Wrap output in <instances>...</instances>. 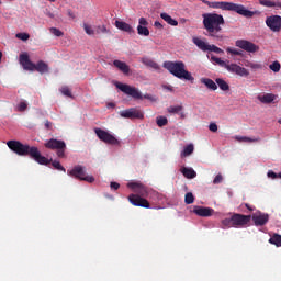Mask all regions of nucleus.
Segmentation results:
<instances>
[{
  "label": "nucleus",
  "mask_w": 281,
  "mask_h": 281,
  "mask_svg": "<svg viewBox=\"0 0 281 281\" xmlns=\"http://www.w3.org/2000/svg\"><path fill=\"white\" fill-rule=\"evenodd\" d=\"M202 2L210 9L235 12L236 14L243 15L247 19H251L255 14H258V11H250L245 5L235 4V2H210L207 0H202Z\"/></svg>",
  "instance_id": "7ed1b4c3"
},
{
  "label": "nucleus",
  "mask_w": 281,
  "mask_h": 281,
  "mask_svg": "<svg viewBox=\"0 0 281 281\" xmlns=\"http://www.w3.org/2000/svg\"><path fill=\"white\" fill-rule=\"evenodd\" d=\"M201 82L211 91L217 90V85L211 78H201Z\"/></svg>",
  "instance_id": "b1692460"
},
{
  "label": "nucleus",
  "mask_w": 281,
  "mask_h": 281,
  "mask_svg": "<svg viewBox=\"0 0 281 281\" xmlns=\"http://www.w3.org/2000/svg\"><path fill=\"white\" fill-rule=\"evenodd\" d=\"M48 1H50V2H55L56 0H48Z\"/></svg>",
  "instance_id": "0e129e2a"
},
{
  "label": "nucleus",
  "mask_w": 281,
  "mask_h": 281,
  "mask_svg": "<svg viewBox=\"0 0 281 281\" xmlns=\"http://www.w3.org/2000/svg\"><path fill=\"white\" fill-rule=\"evenodd\" d=\"M278 123L281 124V119H279Z\"/></svg>",
  "instance_id": "e2e57ef3"
},
{
  "label": "nucleus",
  "mask_w": 281,
  "mask_h": 281,
  "mask_svg": "<svg viewBox=\"0 0 281 281\" xmlns=\"http://www.w3.org/2000/svg\"><path fill=\"white\" fill-rule=\"evenodd\" d=\"M182 106L181 105H178V106H169L167 109L168 113L169 114H179L181 111H182Z\"/></svg>",
  "instance_id": "c9c22d12"
},
{
  "label": "nucleus",
  "mask_w": 281,
  "mask_h": 281,
  "mask_svg": "<svg viewBox=\"0 0 281 281\" xmlns=\"http://www.w3.org/2000/svg\"><path fill=\"white\" fill-rule=\"evenodd\" d=\"M160 16L170 26H178V24H179V22H177V20H173L172 16L167 13H161Z\"/></svg>",
  "instance_id": "bb28decb"
},
{
  "label": "nucleus",
  "mask_w": 281,
  "mask_h": 281,
  "mask_svg": "<svg viewBox=\"0 0 281 281\" xmlns=\"http://www.w3.org/2000/svg\"><path fill=\"white\" fill-rule=\"evenodd\" d=\"M243 205L249 211V212H254L256 210L255 206L250 205L249 203H244L240 205V207H243Z\"/></svg>",
  "instance_id": "603ef678"
},
{
  "label": "nucleus",
  "mask_w": 281,
  "mask_h": 281,
  "mask_svg": "<svg viewBox=\"0 0 281 281\" xmlns=\"http://www.w3.org/2000/svg\"><path fill=\"white\" fill-rule=\"evenodd\" d=\"M59 91L64 97L72 98L71 91L68 87H63Z\"/></svg>",
  "instance_id": "ea45409f"
},
{
  "label": "nucleus",
  "mask_w": 281,
  "mask_h": 281,
  "mask_svg": "<svg viewBox=\"0 0 281 281\" xmlns=\"http://www.w3.org/2000/svg\"><path fill=\"white\" fill-rule=\"evenodd\" d=\"M16 38H19V40H21V41H23V42H26V41H29L30 35L26 34V33H18V34H16Z\"/></svg>",
  "instance_id": "37998d69"
},
{
  "label": "nucleus",
  "mask_w": 281,
  "mask_h": 281,
  "mask_svg": "<svg viewBox=\"0 0 281 281\" xmlns=\"http://www.w3.org/2000/svg\"><path fill=\"white\" fill-rule=\"evenodd\" d=\"M137 34L142 36H149L150 31L147 29V26L137 25Z\"/></svg>",
  "instance_id": "7c9ffc66"
},
{
  "label": "nucleus",
  "mask_w": 281,
  "mask_h": 281,
  "mask_svg": "<svg viewBox=\"0 0 281 281\" xmlns=\"http://www.w3.org/2000/svg\"><path fill=\"white\" fill-rule=\"evenodd\" d=\"M226 53L234 55V56H243V50H238L236 48L227 47Z\"/></svg>",
  "instance_id": "e433bc0d"
},
{
  "label": "nucleus",
  "mask_w": 281,
  "mask_h": 281,
  "mask_svg": "<svg viewBox=\"0 0 281 281\" xmlns=\"http://www.w3.org/2000/svg\"><path fill=\"white\" fill-rule=\"evenodd\" d=\"M67 12L72 20L76 19V13H74L70 9Z\"/></svg>",
  "instance_id": "6e6d98bb"
},
{
  "label": "nucleus",
  "mask_w": 281,
  "mask_h": 281,
  "mask_svg": "<svg viewBox=\"0 0 281 281\" xmlns=\"http://www.w3.org/2000/svg\"><path fill=\"white\" fill-rule=\"evenodd\" d=\"M211 61L225 68L228 72L235 74L239 77H248L249 71L246 68L238 66L237 64H231L229 60H222L220 57L212 55Z\"/></svg>",
  "instance_id": "423d86ee"
},
{
  "label": "nucleus",
  "mask_w": 281,
  "mask_h": 281,
  "mask_svg": "<svg viewBox=\"0 0 281 281\" xmlns=\"http://www.w3.org/2000/svg\"><path fill=\"white\" fill-rule=\"evenodd\" d=\"M216 83L218 85L222 91H229L231 89L229 85L222 78H217Z\"/></svg>",
  "instance_id": "cd10ccee"
},
{
  "label": "nucleus",
  "mask_w": 281,
  "mask_h": 281,
  "mask_svg": "<svg viewBox=\"0 0 281 281\" xmlns=\"http://www.w3.org/2000/svg\"><path fill=\"white\" fill-rule=\"evenodd\" d=\"M95 33L97 34H102V33L105 34V33H110V30H108L105 25H98L95 27Z\"/></svg>",
  "instance_id": "4c0bfd02"
},
{
  "label": "nucleus",
  "mask_w": 281,
  "mask_h": 281,
  "mask_svg": "<svg viewBox=\"0 0 281 281\" xmlns=\"http://www.w3.org/2000/svg\"><path fill=\"white\" fill-rule=\"evenodd\" d=\"M192 43L194 45H196L202 52H209L211 44H209L207 42H204L202 38L200 37H193L192 38Z\"/></svg>",
  "instance_id": "a211bd4d"
},
{
  "label": "nucleus",
  "mask_w": 281,
  "mask_h": 281,
  "mask_svg": "<svg viewBox=\"0 0 281 281\" xmlns=\"http://www.w3.org/2000/svg\"><path fill=\"white\" fill-rule=\"evenodd\" d=\"M20 65L23 67L24 70L34 71L35 64L31 61L27 53L20 55Z\"/></svg>",
  "instance_id": "dca6fc26"
},
{
  "label": "nucleus",
  "mask_w": 281,
  "mask_h": 281,
  "mask_svg": "<svg viewBox=\"0 0 281 281\" xmlns=\"http://www.w3.org/2000/svg\"><path fill=\"white\" fill-rule=\"evenodd\" d=\"M259 4L265 7V8H276L281 10V2H273L271 0H259Z\"/></svg>",
  "instance_id": "4be33fe9"
},
{
  "label": "nucleus",
  "mask_w": 281,
  "mask_h": 281,
  "mask_svg": "<svg viewBox=\"0 0 281 281\" xmlns=\"http://www.w3.org/2000/svg\"><path fill=\"white\" fill-rule=\"evenodd\" d=\"M94 133L101 142H103L108 145H112V146L120 145V140L115 136H113L112 134H110L109 132H106L100 127H95Z\"/></svg>",
  "instance_id": "9d476101"
},
{
  "label": "nucleus",
  "mask_w": 281,
  "mask_h": 281,
  "mask_svg": "<svg viewBox=\"0 0 281 281\" xmlns=\"http://www.w3.org/2000/svg\"><path fill=\"white\" fill-rule=\"evenodd\" d=\"M278 178L281 179V172H280L279 175H277V179H278Z\"/></svg>",
  "instance_id": "052dcab7"
},
{
  "label": "nucleus",
  "mask_w": 281,
  "mask_h": 281,
  "mask_svg": "<svg viewBox=\"0 0 281 281\" xmlns=\"http://www.w3.org/2000/svg\"><path fill=\"white\" fill-rule=\"evenodd\" d=\"M268 241L277 247H281V235L274 234Z\"/></svg>",
  "instance_id": "c756f323"
},
{
  "label": "nucleus",
  "mask_w": 281,
  "mask_h": 281,
  "mask_svg": "<svg viewBox=\"0 0 281 281\" xmlns=\"http://www.w3.org/2000/svg\"><path fill=\"white\" fill-rule=\"evenodd\" d=\"M164 68L167 69L169 74H171L175 78L189 82H194V77L192 76V72L186 70V65L181 60H167L164 63Z\"/></svg>",
  "instance_id": "39448f33"
},
{
  "label": "nucleus",
  "mask_w": 281,
  "mask_h": 281,
  "mask_svg": "<svg viewBox=\"0 0 281 281\" xmlns=\"http://www.w3.org/2000/svg\"><path fill=\"white\" fill-rule=\"evenodd\" d=\"M142 63L144 65L155 69V70H159L160 69L159 65L155 60H153V59H150L148 57H143L142 58Z\"/></svg>",
  "instance_id": "393cba45"
},
{
  "label": "nucleus",
  "mask_w": 281,
  "mask_h": 281,
  "mask_svg": "<svg viewBox=\"0 0 281 281\" xmlns=\"http://www.w3.org/2000/svg\"><path fill=\"white\" fill-rule=\"evenodd\" d=\"M120 116L125 117V119H131V120H135V119L143 120L144 113L138 108H130V109L120 111Z\"/></svg>",
  "instance_id": "f8f14e48"
},
{
  "label": "nucleus",
  "mask_w": 281,
  "mask_h": 281,
  "mask_svg": "<svg viewBox=\"0 0 281 281\" xmlns=\"http://www.w3.org/2000/svg\"><path fill=\"white\" fill-rule=\"evenodd\" d=\"M49 161L53 165L55 170L66 172V168L61 165V162L59 160H52L50 159Z\"/></svg>",
  "instance_id": "2f4dec72"
},
{
  "label": "nucleus",
  "mask_w": 281,
  "mask_h": 281,
  "mask_svg": "<svg viewBox=\"0 0 281 281\" xmlns=\"http://www.w3.org/2000/svg\"><path fill=\"white\" fill-rule=\"evenodd\" d=\"M266 25L268 29L272 30L273 32H280L281 16L280 15L268 16L266 19Z\"/></svg>",
  "instance_id": "2eb2a0df"
},
{
  "label": "nucleus",
  "mask_w": 281,
  "mask_h": 281,
  "mask_svg": "<svg viewBox=\"0 0 281 281\" xmlns=\"http://www.w3.org/2000/svg\"><path fill=\"white\" fill-rule=\"evenodd\" d=\"M168 124V120L166 116H158L156 117V125H158V127H164Z\"/></svg>",
  "instance_id": "473e14b6"
},
{
  "label": "nucleus",
  "mask_w": 281,
  "mask_h": 281,
  "mask_svg": "<svg viewBox=\"0 0 281 281\" xmlns=\"http://www.w3.org/2000/svg\"><path fill=\"white\" fill-rule=\"evenodd\" d=\"M236 47H239L247 53H256L259 50V46L247 40H237Z\"/></svg>",
  "instance_id": "4468645a"
},
{
  "label": "nucleus",
  "mask_w": 281,
  "mask_h": 281,
  "mask_svg": "<svg viewBox=\"0 0 281 281\" xmlns=\"http://www.w3.org/2000/svg\"><path fill=\"white\" fill-rule=\"evenodd\" d=\"M280 68H281V65H280V61L278 60L273 61V64L270 65V69L276 74L280 72Z\"/></svg>",
  "instance_id": "58836bf2"
},
{
  "label": "nucleus",
  "mask_w": 281,
  "mask_h": 281,
  "mask_svg": "<svg viewBox=\"0 0 281 281\" xmlns=\"http://www.w3.org/2000/svg\"><path fill=\"white\" fill-rule=\"evenodd\" d=\"M50 33L53 35H55L56 37H63L64 36V32H61L59 29L57 27H50L49 29Z\"/></svg>",
  "instance_id": "79ce46f5"
},
{
  "label": "nucleus",
  "mask_w": 281,
  "mask_h": 281,
  "mask_svg": "<svg viewBox=\"0 0 281 281\" xmlns=\"http://www.w3.org/2000/svg\"><path fill=\"white\" fill-rule=\"evenodd\" d=\"M209 131L212 133H216L218 131V126L215 123L209 125Z\"/></svg>",
  "instance_id": "8fccbe9b"
},
{
  "label": "nucleus",
  "mask_w": 281,
  "mask_h": 281,
  "mask_svg": "<svg viewBox=\"0 0 281 281\" xmlns=\"http://www.w3.org/2000/svg\"><path fill=\"white\" fill-rule=\"evenodd\" d=\"M83 30L86 31V33H87L88 35H93V34H95V31L92 30V27H91L90 25H88V24H83Z\"/></svg>",
  "instance_id": "a18cd8bd"
},
{
  "label": "nucleus",
  "mask_w": 281,
  "mask_h": 281,
  "mask_svg": "<svg viewBox=\"0 0 281 281\" xmlns=\"http://www.w3.org/2000/svg\"><path fill=\"white\" fill-rule=\"evenodd\" d=\"M113 65L124 75H128L130 74V67L125 61L115 59L113 60Z\"/></svg>",
  "instance_id": "aec40b11"
},
{
  "label": "nucleus",
  "mask_w": 281,
  "mask_h": 281,
  "mask_svg": "<svg viewBox=\"0 0 281 281\" xmlns=\"http://www.w3.org/2000/svg\"><path fill=\"white\" fill-rule=\"evenodd\" d=\"M184 203L187 205H192L194 203V195L193 193L189 192L184 195Z\"/></svg>",
  "instance_id": "72a5a7b5"
},
{
  "label": "nucleus",
  "mask_w": 281,
  "mask_h": 281,
  "mask_svg": "<svg viewBox=\"0 0 281 281\" xmlns=\"http://www.w3.org/2000/svg\"><path fill=\"white\" fill-rule=\"evenodd\" d=\"M257 99L263 104H270L277 99V95L273 93H265L263 95H258Z\"/></svg>",
  "instance_id": "412c9836"
},
{
  "label": "nucleus",
  "mask_w": 281,
  "mask_h": 281,
  "mask_svg": "<svg viewBox=\"0 0 281 281\" xmlns=\"http://www.w3.org/2000/svg\"><path fill=\"white\" fill-rule=\"evenodd\" d=\"M267 177L270 179H278V175L276 172H273L272 170L267 172Z\"/></svg>",
  "instance_id": "3c124183"
},
{
  "label": "nucleus",
  "mask_w": 281,
  "mask_h": 281,
  "mask_svg": "<svg viewBox=\"0 0 281 281\" xmlns=\"http://www.w3.org/2000/svg\"><path fill=\"white\" fill-rule=\"evenodd\" d=\"M110 188L113 190H119L120 189V183L119 182H111Z\"/></svg>",
  "instance_id": "864d4df0"
},
{
  "label": "nucleus",
  "mask_w": 281,
  "mask_h": 281,
  "mask_svg": "<svg viewBox=\"0 0 281 281\" xmlns=\"http://www.w3.org/2000/svg\"><path fill=\"white\" fill-rule=\"evenodd\" d=\"M46 15H48V16L52 18V19L54 18V14L50 13V12H49L48 14H46Z\"/></svg>",
  "instance_id": "bf43d9fd"
},
{
  "label": "nucleus",
  "mask_w": 281,
  "mask_h": 281,
  "mask_svg": "<svg viewBox=\"0 0 281 281\" xmlns=\"http://www.w3.org/2000/svg\"><path fill=\"white\" fill-rule=\"evenodd\" d=\"M7 146L10 150L19 156H29L34 159L41 166H48L50 160L42 156L41 150L36 146L24 144L18 140H8Z\"/></svg>",
  "instance_id": "f03ea898"
},
{
  "label": "nucleus",
  "mask_w": 281,
  "mask_h": 281,
  "mask_svg": "<svg viewBox=\"0 0 281 281\" xmlns=\"http://www.w3.org/2000/svg\"><path fill=\"white\" fill-rule=\"evenodd\" d=\"M231 221H233V225L235 228H243L250 223L251 215L234 213L233 215H231Z\"/></svg>",
  "instance_id": "9b49d317"
},
{
  "label": "nucleus",
  "mask_w": 281,
  "mask_h": 281,
  "mask_svg": "<svg viewBox=\"0 0 281 281\" xmlns=\"http://www.w3.org/2000/svg\"><path fill=\"white\" fill-rule=\"evenodd\" d=\"M239 142L244 143H258L260 138H249V137H237Z\"/></svg>",
  "instance_id": "a19ab883"
},
{
  "label": "nucleus",
  "mask_w": 281,
  "mask_h": 281,
  "mask_svg": "<svg viewBox=\"0 0 281 281\" xmlns=\"http://www.w3.org/2000/svg\"><path fill=\"white\" fill-rule=\"evenodd\" d=\"M44 126H45L46 130H50L52 123L49 121H45Z\"/></svg>",
  "instance_id": "4d7b16f0"
},
{
  "label": "nucleus",
  "mask_w": 281,
  "mask_h": 281,
  "mask_svg": "<svg viewBox=\"0 0 281 281\" xmlns=\"http://www.w3.org/2000/svg\"><path fill=\"white\" fill-rule=\"evenodd\" d=\"M193 213L200 217H211L214 214V210L210 207L195 206L193 207Z\"/></svg>",
  "instance_id": "f3484780"
},
{
  "label": "nucleus",
  "mask_w": 281,
  "mask_h": 281,
  "mask_svg": "<svg viewBox=\"0 0 281 281\" xmlns=\"http://www.w3.org/2000/svg\"><path fill=\"white\" fill-rule=\"evenodd\" d=\"M222 227L223 228H232V227H234V223H233V221H232V217L231 218H224V220H222Z\"/></svg>",
  "instance_id": "f704fd0d"
},
{
  "label": "nucleus",
  "mask_w": 281,
  "mask_h": 281,
  "mask_svg": "<svg viewBox=\"0 0 281 281\" xmlns=\"http://www.w3.org/2000/svg\"><path fill=\"white\" fill-rule=\"evenodd\" d=\"M202 18L206 36L215 42H222L225 40V36L223 35V27L226 25V20L223 15L217 13H204Z\"/></svg>",
  "instance_id": "f257e3e1"
},
{
  "label": "nucleus",
  "mask_w": 281,
  "mask_h": 281,
  "mask_svg": "<svg viewBox=\"0 0 281 281\" xmlns=\"http://www.w3.org/2000/svg\"><path fill=\"white\" fill-rule=\"evenodd\" d=\"M115 87L123 93H125L126 95L132 97L134 100H150V101H156V99L150 95V94H145L143 95L142 92L136 89L135 87H131L125 83H121V82H116Z\"/></svg>",
  "instance_id": "0eeeda50"
},
{
  "label": "nucleus",
  "mask_w": 281,
  "mask_h": 281,
  "mask_svg": "<svg viewBox=\"0 0 281 281\" xmlns=\"http://www.w3.org/2000/svg\"><path fill=\"white\" fill-rule=\"evenodd\" d=\"M209 52H213V53H216V54H223L224 52L217 47L216 45H210V48H209Z\"/></svg>",
  "instance_id": "c03bdc74"
},
{
  "label": "nucleus",
  "mask_w": 281,
  "mask_h": 281,
  "mask_svg": "<svg viewBox=\"0 0 281 281\" xmlns=\"http://www.w3.org/2000/svg\"><path fill=\"white\" fill-rule=\"evenodd\" d=\"M194 153V145L189 144L184 147L183 151L181 153V157H188Z\"/></svg>",
  "instance_id": "c85d7f7f"
},
{
  "label": "nucleus",
  "mask_w": 281,
  "mask_h": 281,
  "mask_svg": "<svg viewBox=\"0 0 281 281\" xmlns=\"http://www.w3.org/2000/svg\"><path fill=\"white\" fill-rule=\"evenodd\" d=\"M222 181H223V177H222V175L221 173H218L217 176H216V178L215 179H213V184H220V183H222Z\"/></svg>",
  "instance_id": "09e8293b"
},
{
  "label": "nucleus",
  "mask_w": 281,
  "mask_h": 281,
  "mask_svg": "<svg viewBox=\"0 0 281 281\" xmlns=\"http://www.w3.org/2000/svg\"><path fill=\"white\" fill-rule=\"evenodd\" d=\"M110 106H115V104H113V103H110Z\"/></svg>",
  "instance_id": "680f3d73"
},
{
  "label": "nucleus",
  "mask_w": 281,
  "mask_h": 281,
  "mask_svg": "<svg viewBox=\"0 0 281 281\" xmlns=\"http://www.w3.org/2000/svg\"><path fill=\"white\" fill-rule=\"evenodd\" d=\"M138 26H142V27H147L148 26V22L145 18H140L138 20Z\"/></svg>",
  "instance_id": "de8ad7c7"
},
{
  "label": "nucleus",
  "mask_w": 281,
  "mask_h": 281,
  "mask_svg": "<svg viewBox=\"0 0 281 281\" xmlns=\"http://www.w3.org/2000/svg\"><path fill=\"white\" fill-rule=\"evenodd\" d=\"M34 70L43 75L47 74L49 71V68L44 60H40L37 64H35Z\"/></svg>",
  "instance_id": "5701e85b"
},
{
  "label": "nucleus",
  "mask_w": 281,
  "mask_h": 281,
  "mask_svg": "<svg viewBox=\"0 0 281 281\" xmlns=\"http://www.w3.org/2000/svg\"><path fill=\"white\" fill-rule=\"evenodd\" d=\"M167 90H169L170 92L173 91L172 87L168 86V87H165Z\"/></svg>",
  "instance_id": "13d9d810"
},
{
  "label": "nucleus",
  "mask_w": 281,
  "mask_h": 281,
  "mask_svg": "<svg viewBox=\"0 0 281 281\" xmlns=\"http://www.w3.org/2000/svg\"><path fill=\"white\" fill-rule=\"evenodd\" d=\"M0 4H1V1H0Z\"/></svg>",
  "instance_id": "69168bd1"
},
{
  "label": "nucleus",
  "mask_w": 281,
  "mask_h": 281,
  "mask_svg": "<svg viewBox=\"0 0 281 281\" xmlns=\"http://www.w3.org/2000/svg\"><path fill=\"white\" fill-rule=\"evenodd\" d=\"M68 175L72 178H76L80 181H86L88 183L95 182V178L92 176H86V169L81 165L75 166L71 170H68Z\"/></svg>",
  "instance_id": "1a4fd4ad"
},
{
  "label": "nucleus",
  "mask_w": 281,
  "mask_h": 281,
  "mask_svg": "<svg viewBox=\"0 0 281 281\" xmlns=\"http://www.w3.org/2000/svg\"><path fill=\"white\" fill-rule=\"evenodd\" d=\"M127 188H131L136 194L128 195V201L132 205L150 209V203L145 199L148 196L150 189L142 182H128Z\"/></svg>",
  "instance_id": "20e7f679"
},
{
  "label": "nucleus",
  "mask_w": 281,
  "mask_h": 281,
  "mask_svg": "<svg viewBox=\"0 0 281 281\" xmlns=\"http://www.w3.org/2000/svg\"><path fill=\"white\" fill-rule=\"evenodd\" d=\"M115 27L130 34L135 32L132 25L126 22H120V20H115Z\"/></svg>",
  "instance_id": "6ab92c4d"
},
{
  "label": "nucleus",
  "mask_w": 281,
  "mask_h": 281,
  "mask_svg": "<svg viewBox=\"0 0 281 281\" xmlns=\"http://www.w3.org/2000/svg\"><path fill=\"white\" fill-rule=\"evenodd\" d=\"M44 147L49 150H57L56 155L59 158L66 157L65 153L67 149V144L64 140L52 138L44 143Z\"/></svg>",
  "instance_id": "6e6552de"
},
{
  "label": "nucleus",
  "mask_w": 281,
  "mask_h": 281,
  "mask_svg": "<svg viewBox=\"0 0 281 281\" xmlns=\"http://www.w3.org/2000/svg\"><path fill=\"white\" fill-rule=\"evenodd\" d=\"M250 220L254 221L257 227L265 226L267 223H269L270 215L268 213H262L258 211L250 215Z\"/></svg>",
  "instance_id": "ddd939ff"
},
{
  "label": "nucleus",
  "mask_w": 281,
  "mask_h": 281,
  "mask_svg": "<svg viewBox=\"0 0 281 281\" xmlns=\"http://www.w3.org/2000/svg\"><path fill=\"white\" fill-rule=\"evenodd\" d=\"M154 26L158 30H162L164 25L160 22H154Z\"/></svg>",
  "instance_id": "5fc2aeb1"
},
{
  "label": "nucleus",
  "mask_w": 281,
  "mask_h": 281,
  "mask_svg": "<svg viewBox=\"0 0 281 281\" xmlns=\"http://www.w3.org/2000/svg\"><path fill=\"white\" fill-rule=\"evenodd\" d=\"M26 109H27L26 102H21V103L18 105V111H19V112H25Z\"/></svg>",
  "instance_id": "49530a36"
},
{
  "label": "nucleus",
  "mask_w": 281,
  "mask_h": 281,
  "mask_svg": "<svg viewBox=\"0 0 281 281\" xmlns=\"http://www.w3.org/2000/svg\"><path fill=\"white\" fill-rule=\"evenodd\" d=\"M181 172H182V175H183L187 179H194V178H196V172H195L194 169H192V168L183 167V168L181 169Z\"/></svg>",
  "instance_id": "a878e982"
}]
</instances>
